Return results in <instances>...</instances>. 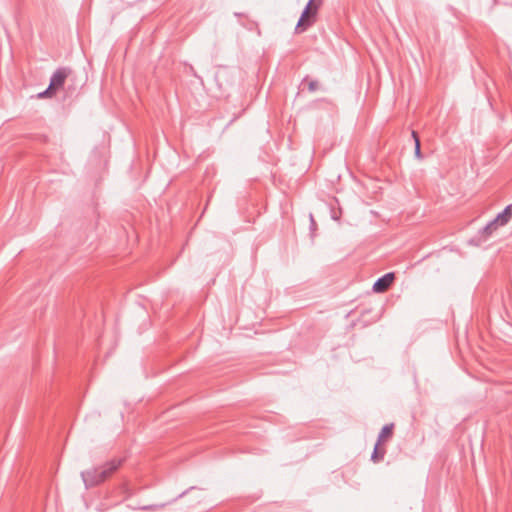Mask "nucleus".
Wrapping results in <instances>:
<instances>
[{
  "instance_id": "nucleus-7",
  "label": "nucleus",
  "mask_w": 512,
  "mask_h": 512,
  "mask_svg": "<svg viewBox=\"0 0 512 512\" xmlns=\"http://www.w3.org/2000/svg\"><path fill=\"white\" fill-rule=\"evenodd\" d=\"M393 428H394V424L391 423V424L385 425L381 429V431L378 435V438H377L378 444H383L388 438H390L392 436Z\"/></svg>"
},
{
  "instance_id": "nucleus-9",
  "label": "nucleus",
  "mask_w": 512,
  "mask_h": 512,
  "mask_svg": "<svg viewBox=\"0 0 512 512\" xmlns=\"http://www.w3.org/2000/svg\"><path fill=\"white\" fill-rule=\"evenodd\" d=\"M412 137L415 141V156L418 158V159H422V154H421V148H420V140H419V137L417 135V133L415 131H412Z\"/></svg>"
},
{
  "instance_id": "nucleus-4",
  "label": "nucleus",
  "mask_w": 512,
  "mask_h": 512,
  "mask_svg": "<svg viewBox=\"0 0 512 512\" xmlns=\"http://www.w3.org/2000/svg\"><path fill=\"white\" fill-rule=\"evenodd\" d=\"M395 276L394 273H387L376 280L373 285V291L381 293L386 291L393 283Z\"/></svg>"
},
{
  "instance_id": "nucleus-1",
  "label": "nucleus",
  "mask_w": 512,
  "mask_h": 512,
  "mask_svg": "<svg viewBox=\"0 0 512 512\" xmlns=\"http://www.w3.org/2000/svg\"><path fill=\"white\" fill-rule=\"evenodd\" d=\"M123 458H113L105 464L88 469L81 473L82 480L87 488L97 486L106 481L123 464Z\"/></svg>"
},
{
  "instance_id": "nucleus-12",
  "label": "nucleus",
  "mask_w": 512,
  "mask_h": 512,
  "mask_svg": "<svg viewBox=\"0 0 512 512\" xmlns=\"http://www.w3.org/2000/svg\"><path fill=\"white\" fill-rule=\"evenodd\" d=\"M55 92L54 89H50V85L48 86V88L39 94V97H48V96H51L53 93Z\"/></svg>"
},
{
  "instance_id": "nucleus-5",
  "label": "nucleus",
  "mask_w": 512,
  "mask_h": 512,
  "mask_svg": "<svg viewBox=\"0 0 512 512\" xmlns=\"http://www.w3.org/2000/svg\"><path fill=\"white\" fill-rule=\"evenodd\" d=\"M499 227L501 225L494 218L478 232V240L481 242L486 241Z\"/></svg>"
},
{
  "instance_id": "nucleus-3",
  "label": "nucleus",
  "mask_w": 512,
  "mask_h": 512,
  "mask_svg": "<svg viewBox=\"0 0 512 512\" xmlns=\"http://www.w3.org/2000/svg\"><path fill=\"white\" fill-rule=\"evenodd\" d=\"M69 73H70V70L67 68H64V67L58 68L52 74V76L50 78V83H49L50 89L57 90V89L61 88L64 85L65 80Z\"/></svg>"
},
{
  "instance_id": "nucleus-8",
  "label": "nucleus",
  "mask_w": 512,
  "mask_h": 512,
  "mask_svg": "<svg viewBox=\"0 0 512 512\" xmlns=\"http://www.w3.org/2000/svg\"><path fill=\"white\" fill-rule=\"evenodd\" d=\"M381 445L382 444H378V442H376V444H375L374 450H373L372 455H371V460L374 463L381 462L384 459V456L386 454V449L385 448H381L380 447Z\"/></svg>"
},
{
  "instance_id": "nucleus-2",
  "label": "nucleus",
  "mask_w": 512,
  "mask_h": 512,
  "mask_svg": "<svg viewBox=\"0 0 512 512\" xmlns=\"http://www.w3.org/2000/svg\"><path fill=\"white\" fill-rule=\"evenodd\" d=\"M317 13V7H314V11H311L309 8L305 7L296 25V31L303 32L312 26L315 22Z\"/></svg>"
},
{
  "instance_id": "nucleus-13",
  "label": "nucleus",
  "mask_w": 512,
  "mask_h": 512,
  "mask_svg": "<svg viewBox=\"0 0 512 512\" xmlns=\"http://www.w3.org/2000/svg\"><path fill=\"white\" fill-rule=\"evenodd\" d=\"M162 507H164V504H162V505H148V506H144L143 510L151 511V510H154L156 508H162Z\"/></svg>"
},
{
  "instance_id": "nucleus-10",
  "label": "nucleus",
  "mask_w": 512,
  "mask_h": 512,
  "mask_svg": "<svg viewBox=\"0 0 512 512\" xmlns=\"http://www.w3.org/2000/svg\"><path fill=\"white\" fill-rule=\"evenodd\" d=\"M303 83H307L308 84V90L310 92H315L318 89V86H319L318 81L313 80V79H309L308 76L303 79Z\"/></svg>"
},
{
  "instance_id": "nucleus-11",
  "label": "nucleus",
  "mask_w": 512,
  "mask_h": 512,
  "mask_svg": "<svg viewBox=\"0 0 512 512\" xmlns=\"http://www.w3.org/2000/svg\"><path fill=\"white\" fill-rule=\"evenodd\" d=\"M322 3H323V0H309L306 5V8H309V10L314 11V7H317V11H318L319 8L321 7Z\"/></svg>"
},
{
  "instance_id": "nucleus-6",
  "label": "nucleus",
  "mask_w": 512,
  "mask_h": 512,
  "mask_svg": "<svg viewBox=\"0 0 512 512\" xmlns=\"http://www.w3.org/2000/svg\"><path fill=\"white\" fill-rule=\"evenodd\" d=\"M512 218V203L507 205L502 212H500L496 217V221L501 225H506Z\"/></svg>"
}]
</instances>
